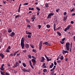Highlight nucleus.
<instances>
[{"instance_id":"nucleus-1","label":"nucleus","mask_w":75,"mask_h":75,"mask_svg":"<svg viewBox=\"0 0 75 75\" xmlns=\"http://www.w3.org/2000/svg\"><path fill=\"white\" fill-rule=\"evenodd\" d=\"M69 45H70V43H66V48L67 51H69V50L70 48Z\"/></svg>"},{"instance_id":"nucleus-2","label":"nucleus","mask_w":75,"mask_h":75,"mask_svg":"<svg viewBox=\"0 0 75 75\" xmlns=\"http://www.w3.org/2000/svg\"><path fill=\"white\" fill-rule=\"evenodd\" d=\"M54 13H50L48 16L47 18H51V16H53Z\"/></svg>"},{"instance_id":"nucleus-3","label":"nucleus","mask_w":75,"mask_h":75,"mask_svg":"<svg viewBox=\"0 0 75 75\" xmlns=\"http://www.w3.org/2000/svg\"><path fill=\"white\" fill-rule=\"evenodd\" d=\"M19 66V63L18 62H16V64L14 65L13 66V68H16V67H18V66Z\"/></svg>"},{"instance_id":"nucleus-4","label":"nucleus","mask_w":75,"mask_h":75,"mask_svg":"<svg viewBox=\"0 0 75 75\" xmlns=\"http://www.w3.org/2000/svg\"><path fill=\"white\" fill-rule=\"evenodd\" d=\"M22 70L23 71V72H29V70L27 69H22Z\"/></svg>"},{"instance_id":"nucleus-5","label":"nucleus","mask_w":75,"mask_h":75,"mask_svg":"<svg viewBox=\"0 0 75 75\" xmlns=\"http://www.w3.org/2000/svg\"><path fill=\"white\" fill-rule=\"evenodd\" d=\"M0 57H1V59H3L4 58V55L3 53H0Z\"/></svg>"},{"instance_id":"nucleus-6","label":"nucleus","mask_w":75,"mask_h":75,"mask_svg":"<svg viewBox=\"0 0 75 75\" xmlns=\"http://www.w3.org/2000/svg\"><path fill=\"white\" fill-rule=\"evenodd\" d=\"M62 53L63 54H66V53H67L68 54V51L67 50H63L62 51Z\"/></svg>"},{"instance_id":"nucleus-7","label":"nucleus","mask_w":75,"mask_h":75,"mask_svg":"<svg viewBox=\"0 0 75 75\" xmlns=\"http://www.w3.org/2000/svg\"><path fill=\"white\" fill-rule=\"evenodd\" d=\"M21 46L22 48L23 49L24 47V43L23 42H21Z\"/></svg>"},{"instance_id":"nucleus-8","label":"nucleus","mask_w":75,"mask_h":75,"mask_svg":"<svg viewBox=\"0 0 75 75\" xmlns=\"http://www.w3.org/2000/svg\"><path fill=\"white\" fill-rule=\"evenodd\" d=\"M41 58L42 59L40 60V62H43L45 60V58H44V57H42Z\"/></svg>"},{"instance_id":"nucleus-9","label":"nucleus","mask_w":75,"mask_h":75,"mask_svg":"<svg viewBox=\"0 0 75 75\" xmlns=\"http://www.w3.org/2000/svg\"><path fill=\"white\" fill-rule=\"evenodd\" d=\"M14 35H15V33L14 32H12L11 34L10 35H9L11 36V37H13Z\"/></svg>"},{"instance_id":"nucleus-10","label":"nucleus","mask_w":75,"mask_h":75,"mask_svg":"<svg viewBox=\"0 0 75 75\" xmlns=\"http://www.w3.org/2000/svg\"><path fill=\"white\" fill-rule=\"evenodd\" d=\"M25 40V38H22L21 39V42L24 43V40Z\"/></svg>"},{"instance_id":"nucleus-11","label":"nucleus","mask_w":75,"mask_h":75,"mask_svg":"<svg viewBox=\"0 0 75 75\" xmlns=\"http://www.w3.org/2000/svg\"><path fill=\"white\" fill-rule=\"evenodd\" d=\"M43 45H44V44H45V45H50V44H49V43H48V42H44L43 43Z\"/></svg>"},{"instance_id":"nucleus-12","label":"nucleus","mask_w":75,"mask_h":75,"mask_svg":"<svg viewBox=\"0 0 75 75\" xmlns=\"http://www.w3.org/2000/svg\"><path fill=\"white\" fill-rule=\"evenodd\" d=\"M39 46L42 47V41H41L39 44Z\"/></svg>"},{"instance_id":"nucleus-13","label":"nucleus","mask_w":75,"mask_h":75,"mask_svg":"<svg viewBox=\"0 0 75 75\" xmlns=\"http://www.w3.org/2000/svg\"><path fill=\"white\" fill-rule=\"evenodd\" d=\"M25 33L26 34H29L30 35H31V33L30 32H29L27 31H25Z\"/></svg>"},{"instance_id":"nucleus-14","label":"nucleus","mask_w":75,"mask_h":75,"mask_svg":"<svg viewBox=\"0 0 75 75\" xmlns=\"http://www.w3.org/2000/svg\"><path fill=\"white\" fill-rule=\"evenodd\" d=\"M18 52H19V50H18L16 52H15L13 54L14 56H16V54H17Z\"/></svg>"},{"instance_id":"nucleus-15","label":"nucleus","mask_w":75,"mask_h":75,"mask_svg":"<svg viewBox=\"0 0 75 75\" xmlns=\"http://www.w3.org/2000/svg\"><path fill=\"white\" fill-rule=\"evenodd\" d=\"M53 66H54V64H53V63H52L51 65L50 66V68H52V67H53Z\"/></svg>"},{"instance_id":"nucleus-16","label":"nucleus","mask_w":75,"mask_h":75,"mask_svg":"<svg viewBox=\"0 0 75 75\" xmlns=\"http://www.w3.org/2000/svg\"><path fill=\"white\" fill-rule=\"evenodd\" d=\"M53 26L54 30L55 31L56 30V29H55V28H56V25H55V24L54 23Z\"/></svg>"},{"instance_id":"nucleus-17","label":"nucleus","mask_w":75,"mask_h":75,"mask_svg":"<svg viewBox=\"0 0 75 75\" xmlns=\"http://www.w3.org/2000/svg\"><path fill=\"white\" fill-rule=\"evenodd\" d=\"M45 56L46 58L47 61H48V62H49V59L47 57V56L45 54Z\"/></svg>"},{"instance_id":"nucleus-18","label":"nucleus","mask_w":75,"mask_h":75,"mask_svg":"<svg viewBox=\"0 0 75 75\" xmlns=\"http://www.w3.org/2000/svg\"><path fill=\"white\" fill-rule=\"evenodd\" d=\"M25 46L26 48H29V45L28 44L25 45Z\"/></svg>"},{"instance_id":"nucleus-19","label":"nucleus","mask_w":75,"mask_h":75,"mask_svg":"<svg viewBox=\"0 0 75 75\" xmlns=\"http://www.w3.org/2000/svg\"><path fill=\"white\" fill-rule=\"evenodd\" d=\"M11 31H12V30H11V29H9L8 30V33H11Z\"/></svg>"},{"instance_id":"nucleus-20","label":"nucleus","mask_w":75,"mask_h":75,"mask_svg":"<svg viewBox=\"0 0 75 75\" xmlns=\"http://www.w3.org/2000/svg\"><path fill=\"white\" fill-rule=\"evenodd\" d=\"M67 17L64 16V18H63V20L64 21H66V20H67Z\"/></svg>"},{"instance_id":"nucleus-21","label":"nucleus","mask_w":75,"mask_h":75,"mask_svg":"<svg viewBox=\"0 0 75 75\" xmlns=\"http://www.w3.org/2000/svg\"><path fill=\"white\" fill-rule=\"evenodd\" d=\"M0 72H1V75H5V74H4V73H5L3 72V71H1Z\"/></svg>"},{"instance_id":"nucleus-22","label":"nucleus","mask_w":75,"mask_h":75,"mask_svg":"<svg viewBox=\"0 0 75 75\" xmlns=\"http://www.w3.org/2000/svg\"><path fill=\"white\" fill-rule=\"evenodd\" d=\"M57 33L59 36H61V33L59 32L58 31Z\"/></svg>"},{"instance_id":"nucleus-23","label":"nucleus","mask_w":75,"mask_h":75,"mask_svg":"<svg viewBox=\"0 0 75 75\" xmlns=\"http://www.w3.org/2000/svg\"><path fill=\"white\" fill-rule=\"evenodd\" d=\"M0 69L1 71H4V70L5 69L4 67H1Z\"/></svg>"},{"instance_id":"nucleus-24","label":"nucleus","mask_w":75,"mask_h":75,"mask_svg":"<svg viewBox=\"0 0 75 75\" xmlns=\"http://www.w3.org/2000/svg\"><path fill=\"white\" fill-rule=\"evenodd\" d=\"M45 6L46 7H48V4H47V3L45 4Z\"/></svg>"},{"instance_id":"nucleus-25","label":"nucleus","mask_w":75,"mask_h":75,"mask_svg":"<svg viewBox=\"0 0 75 75\" xmlns=\"http://www.w3.org/2000/svg\"><path fill=\"white\" fill-rule=\"evenodd\" d=\"M46 27H47V28H50V27H51V26H50V25H46Z\"/></svg>"},{"instance_id":"nucleus-26","label":"nucleus","mask_w":75,"mask_h":75,"mask_svg":"<svg viewBox=\"0 0 75 75\" xmlns=\"http://www.w3.org/2000/svg\"><path fill=\"white\" fill-rule=\"evenodd\" d=\"M31 61L33 62H35V60L34 59H32L31 60Z\"/></svg>"},{"instance_id":"nucleus-27","label":"nucleus","mask_w":75,"mask_h":75,"mask_svg":"<svg viewBox=\"0 0 75 75\" xmlns=\"http://www.w3.org/2000/svg\"><path fill=\"white\" fill-rule=\"evenodd\" d=\"M71 27L70 25H69L66 28L67 29L69 30V28Z\"/></svg>"},{"instance_id":"nucleus-28","label":"nucleus","mask_w":75,"mask_h":75,"mask_svg":"<svg viewBox=\"0 0 75 75\" xmlns=\"http://www.w3.org/2000/svg\"><path fill=\"white\" fill-rule=\"evenodd\" d=\"M28 37L29 38H30L31 37V35H28Z\"/></svg>"},{"instance_id":"nucleus-29","label":"nucleus","mask_w":75,"mask_h":75,"mask_svg":"<svg viewBox=\"0 0 75 75\" xmlns=\"http://www.w3.org/2000/svg\"><path fill=\"white\" fill-rule=\"evenodd\" d=\"M60 59L61 60H62L63 59H64V57H63V56H62L60 57Z\"/></svg>"},{"instance_id":"nucleus-30","label":"nucleus","mask_w":75,"mask_h":75,"mask_svg":"<svg viewBox=\"0 0 75 75\" xmlns=\"http://www.w3.org/2000/svg\"><path fill=\"white\" fill-rule=\"evenodd\" d=\"M6 51L7 52H10V50L8 49H7L6 50Z\"/></svg>"},{"instance_id":"nucleus-31","label":"nucleus","mask_w":75,"mask_h":75,"mask_svg":"<svg viewBox=\"0 0 75 75\" xmlns=\"http://www.w3.org/2000/svg\"><path fill=\"white\" fill-rule=\"evenodd\" d=\"M23 66L24 67H26V64H25V63H23Z\"/></svg>"},{"instance_id":"nucleus-32","label":"nucleus","mask_w":75,"mask_h":75,"mask_svg":"<svg viewBox=\"0 0 75 75\" xmlns=\"http://www.w3.org/2000/svg\"><path fill=\"white\" fill-rule=\"evenodd\" d=\"M33 51L34 52H37V50H36L35 49H33Z\"/></svg>"},{"instance_id":"nucleus-33","label":"nucleus","mask_w":75,"mask_h":75,"mask_svg":"<svg viewBox=\"0 0 75 75\" xmlns=\"http://www.w3.org/2000/svg\"><path fill=\"white\" fill-rule=\"evenodd\" d=\"M47 69H43V72H47Z\"/></svg>"},{"instance_id":"nucleus-34","label":"nucleus","mask_w":75,"mask_h":75,"mask_svg":"<svg viewBox=\"0 0 75 75\" xmlns=\"http://www.w3.org/2000/svg\"><path fill=\"white\" fill-rule=\"evenodd\" d=\"M66 39V38H63L62 40V41H64Z\"/></svg>"},{"instance_id":"nucleus-35","label":"nucleus","mask_w":75,"mask_h":75,"mask_svg":"<svg viewBox=\"0 0 75 75\" xmlns=\"http://www.w3.org/2000/svg\"><path fill=\"white\" fill-rule=\"evenodd\" d=\"M28 57L29 58H30V59H31V55L29 54V55H28Z\"/></svg>"},{"instance_id":"nucleus-36","label":"nucleus","mask_w":75,"mask_h":75,"mask_svg":"<svg viewBox=\"0 0 75 75\" xmlns=\"http://www.w3.org/2000/svg\"><path fill=\"white\" fill-rule=\"evenodd\" d=\"M60 42L62 44H64V42L63 41H60Z\"/></svg>"},{"instance_id":"nucleus-37","label":"nucleus","mask_w":75,"mask_h":75,"mask_svg":"<svg viewBox=\"0 0 75 75\" xmlns=\"http://www.w3.org/2000/svg\"><path fill=\"white\" fill-rule=\"evenodd\" d=\"M61 60H58L57 61V62L58 63V64H59V63H61Z\"/></svg>"},{"instance_id":"nucleus-38","label":"nucleus","mask_w":75,"mask_h":75,"mask_svg":"<svg viewBox=\"0 0 75 75\" xmlns=\"http://www.w3.org/2000/svg\"><path fill=\"white\" fill-rule=\"evenodd\" d=\"M75 10V8H73L71 10V12H72V11H74Z\"/></svg>"},{"instance_id":"nucleus-39","label":"nucleus","mask_w":75,"mask_h":75,"mask_svg":"<svg viewBox=\"0 0 75 75\" xmlns=\"http://www.w3.org/2000/svg\"><path fill=\"white\" fill-rule=\"evenodd\" d=\"M36 9H37V10H38L39 11H40V8H39L38 7H36Z\"/></svg>"},{"instance_id":"nucleus-40","label":"nucleus","mask_w":75,"mask_h":75,"mask_svg":"<svg viewBox=\"0 0 75 75\" xmlns=\"http://www.w3.org/2000/svg\"><path fill=\"white\" fill-rule=\"evenodd\" d=\"M61 28V27H58L57 28H56V30H59Z\"/></svg>"},{"instance_id":"nucleus-41","label":"nucleus","mask_w":75,"mask_h":75,"mask_svg":"<svg viewBox=\"0 0 75 75\" xmlns=\"http://www.w3.org/2000/svg\"><path fill=\"white\" fill-rule=\"evenodd\" d=\"M18 8V13H20V8Z\"/></svg>"},{"instance_id":"nucleus-42","label":"nucleus","mask_w":75,"mask_h":75,"mask_svg":"<svg viewBox=\"0 0 75 75\" xmlns=\"http://www.w3.org/2000/svg\"><path fill=\"white\" fill-rule=\"evenodd\" d=\"M38 26L39 27V29H40L41 28V26L40 25H38Z\"/></svg>"},{"instance_id":"nucleus-43","label":"nucleus","mask_w":75,"mask_h":75,"mask_svg":"<svg viewBox=\"0 0 75 75\" xmlns=\"http://www.w3.org/2000/svg\"><path fill=\"white\" fill-rule=\"evenodd\" d=\"M29 63L30 64V65H32V63H31V60H30L29 61Z\"/></svg>"},{"instance_id":"nucleus-44","label":"nucleus","mask_w":75,"mask_h":75,"mask_svg":"<svg viewBox=\"0 0 75 75\" xmlns=\"http://www.w3.org/2000/svg\"><path fill=\"white\" fill-rule=\"evenodd\" d=\"M30 66L31 67V68H32V69H34V67L33 65H32V64H31L30 65Z\"/></svg>"},{"instance_id":"nucleus-45","label":"nucleus","mask_w":75,"mask_h":75,"mask_svg":"<svg viewBox=\"0 0 75 75\" xmlns=\"http://www.w3.org/2000/svg\"><path fill=\"white\" fill-rule=\"evenodd\" d=\"M4 64H3L1 65V68H4Z\"/></svg>"},{"instance_id":"nucleus-46","label":"nucleus","mask_w":75,"mask_h":75,"mask_svg":"<svg viewBox=\"0 0 75 75\" xmlns=\"http://www.w3.org/2000/svg\"><path fill=\"white\" fill-rule=\"evenodd\" d=\"M35 18H36L35 17H33L31 18V20H34V19H35Z\"/></svg>"},{"instance_id":"nucleus-47","label":"nucleus","mask_w":75,"mask_h":75,"mask_svg":"<svg viewBox=\"0 0 75 75\" xmlns=\"http://www.w3.org/2000/svg\"><path fill=\"white\" fill-rule=\"evenodd\" d=\"M28 3H25L24 4H23V5H28Z\"/></svg>"},{"instance_id":"nucleus-48","label":"nucleus","mask_w":75,"mask_h":75,"mask_svg":"<svg viewBox=\"0 0 75 75\" xmlns=\"http://www.w3.org/2000/svg\"><path fill=\"white\" fill-rule=\"evenodd\" d=\"M27 50H23V52H24V53H25V52H26Z\"/></svg>"},{"instance_id":"nucleus-49","label":"nucleus","mask_w":75,"mask_h":75,"mask_svg":"<svg viewBox=\"0 0 75 75\" xmlns=\"http://www.w3.org/2000/svg\"><path fill=\"white\" fill-rule=\"evenodd\" d=\"M6 75H10V74L7 72H6L5 73Z\"/></svg>"},{"instance_id":"nucleus-50","label":"nucleus","mask_w":75,"mask_h":75,"mask_svg":"<svg viewBox=\"0 0 75 75\" xmlns=\"http://www.w3.org/2000/svg\"><path fill=\"white\" fill-rule=\"evenodd\" d=\"M27 27L30 28L31 27V26L30 25H27Z\"/></svg>"},{"instance_id":"nucleus-51","label":"nucleus","mask_w":75,"mask_h":75,"mask_svg":"<svg viewBox=\"0 0 75 75\" xmlns=\"http://www.w3.org/2000/svg\"><path fill=\"white\" fill-rule=\"evenodd\" d=\"M68 29H67V28H65L64 30V31H67V30H68Z\"/></svg>"},{"instance_id":"nucleus-52","label":"nucleus","mask_w":75,"mask_h":75,"mask_svg":"<svg viewBox=\"0 0 75 75\" xmlns=\"http://www.w3.org/2000/svg\"><path fill=\"white\" fill-rule=\"evenodd\" d=\"M59 9H57L56 10V12H58V11H59Z\"/></svg>"},{"instance_id":"nucleus-53","label":"nucleus","mask_w":75,"mask_h":75,"mask_svg":"<svg viewBox=\"0 0 75 75\" xmlns=\"http://www.w3.org/2000/svg\"><path fill=\"white\" fill-rule=\"evenodd\" d=\"M18 17H19V15H17L15 16V18H17Z\"/></svg>"},{"instance_id":"nucleus-54","label":"nucleus","mask_w":75,"mask_h":75,"mask_svg":"<svg viewBox=\"0 0 75 75\" xmlns=\"http://www.w3.org/2000/svg\"><path fill=\"white\" fill-rule=\"evenodd\" d=\"M20 55V53H19V54H16V56L17 57H18V56H19V55Z\"/></svg>"},{"instance_id":"nucleus-55","label":"nucleus","mask_w":75,"mask_h":75,"mask_svg":"<svg viewBox=\"0 0 75 75\" xmlns=\"http://www.w3.org/2000/svg\"><path fill=\"white\" fill-rule=\"evenodd\" d=\"M54 65H57V62H54Z\"/></svg>"},{"instance_id":"nucleus-56","label":"nucleus","mask_w":75,"mask_h":75,"mask_svg":"<svg viewBox=\"0 0 75 75\" xmlns=\"http://www.w3.org/2000/svg\"><path fill=\"white\" fill-rule=\"evenodd\" d=\"M25 20H26L27 22H28V23H29L30 21L28 20L27 19H26Z\"/></svg>"},{"instance_id":"nucleus-57","label":"nucleus","mask_w":75,"mask_h":75,"mask_svg":"<svg viewBox=\"0 0 75 75\" xmlns=\"http://www.w3.org/2000/svg\"><path fill=\"white\" fill-rule=\"evenodd\" d=\"M71 24H74V21H71Z\"/></svg>"},{"instance_id":"nucleus-58","label":"nucleus","mask_w":75,"mask_h":75,"mask_svg":"<svg viewBox=\"0 0 75 75\" xmlns=\"http://www.w3.org/2000/svg\"><path fill=\"white\" fill-rule=\"evenodd\" d=\"M42 48V46H39V50H41Z\"/></svg>"},{"instance_id":"nucleus-59","label":"nucleus","mask_w":75,"mask_h":75,"mask_svg":"<svg viewBox=\"0 0 75 75\" xmlns=\"http://www.w3.org/2000/svg\"><path fill=\"white\" fill-rule=\"evenodd\" d=\"M66 14H67V12H64V16H65V15H66Z\"/></svg>"},{"instance_id":"nucleus-60","label":"nucleus","mask_w":75,"mask_h":75,"mask_svg":"<svg viewBox=\"0 0 75 75\" xmlns=\"http://www.w3.org/2000/svg\"><path fill=\"white\" fill-rule=\"evenodd\" d=\"M35 64H36V63L35 62H33V66H34V65H35Z\"/></svg>"},{"instance_id":"nucleus-61","label":"nucleus","mask_w":75,"mask_h":75,"mask_svg":"<svg viewBox=\"0 0 75 75\" xmlns=\"http://www.w3.org/2000/svg\"><path fill=\"white\" fill-rule=\"evenodd\" d=\"M10 55L11 56H12V57H13V54H10Z\"/></svg>"},{"instance_id":"nucleus-62","label":"nucleus","mask_w":75,"mask_h":75,"mask_svg":"<svg viewBox=\"0 0 75 75\" xmlns=\"http://www.w3.org/2000/svg\"><path fill=\"white\" fill-rule=\"evenodd\" d=\"M72 16H75V13H73L72 14Z\"/></svg>"},{"instance_id":"nucleus-63","label":"nucleus","mask_w":75,"mask_h":75,"mask_svg":"<svg viewBox=\"0 0 75 75\" xmlns=\"http://www.w3.org/2000/svg\"><path fill=\"white\" fill-rule=\"evenodd\" d=\"M7 66H8V67H10V64H7Z\"/></svg>"},{"instance_id":"nucleus-64","label":"nucleus","mask_w":75,"mask_h":75,"mask_svg":"<svg viewBox=\"0 0 75 75\" xmlns=\"http://www.w3.org/2000/svg\"><path fill=\"white\" fill-rule=\"evenodd\" d=\"M8 49H10L11 48V47H10V46H9L8 47Z\"/></svg>"}]
</instances>
